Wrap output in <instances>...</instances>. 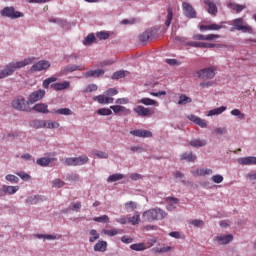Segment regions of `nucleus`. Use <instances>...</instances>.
I'll list each match as a JSON object with an SVG mask.
<instances>
[{
    "instance_id": "774afa93",
    "label": "nucleus",
    "mask_w": 256,
    "mask_h": 256,
    "mask_svg": "<svg viewBox=\"0 0 256 256\" xmlns=\"http://www.w3.org/2000/svg\"><path fill=\"white\" fill-rule=\"evenodd\" d=\"M118 93L119 91L115 88H110L106 91V95H111V96L117 95Z\"/></svg>"
},
{
    "instance_id": "c9c22d12",
    "label": "nucleus",
    "mask_w": 256,
    "mask_h": 256,
    "mask_svg": "<svg viewBox=\"0 0 256 256\" xmlns=\"http://www.w3.org/2000/svg\"><path fill=\"white\" fill-rule=\"evenodd\" d=\"M193 100L191 99V97H188L185 94H181L179 96V101H178V105H187V103H191Z\"/></svg>"
},
{
    "instance_id": "f704fd0d",
    "label": "nucleus",
    "mask_w": 256,
    "mask_h": 256,
    "mask_svg": "<svg viewBox=\"0 0 256 256\" xmlns=\"http://www.w3.org/2000/svg\"><path fill=\"white\" fill-rule=\"evenodd\" d=\"M138 103H142V105H154L156 107H159V103L151 98H142L138 101Z\"/></svg>"
},
{
    "instance_id": "f03ea898",
    "label": "nucleus",
    "mask_w": 256,
    "mask_h": 256,
    "mask_svg": "<svg viewBox=\"0 0 256 256\" xmlns=\"http://www.w3.org/2000/svg\"><path fill=\"white\" fill-rule=\"evenodd\" d=\"M165 217H167V213L161 208L149 209L142 215V219L146 223H153V221H163Z\"/></svg>"
},
{
    "instance_id": "c756f323",
    "label": "nucleus",
    "mask_w": 256,
    "mask_h": 256,
    "mask_svg": "<svg viewBox=\"0 0 256 256\" xmlns=\"http://www.w3.org/2000/svg\"><path fill=\"white\" fill-rule=\"evenodd\" d=\"M52 161H55V158H49V157H42L40 159L36 160L37 165H40V167H49V163Z\"/></svg>"
},
{
    "instance_id": "9b49d317",
    "label": "nucleus",
    "mask_w": 256,
    "mask_h": 256,
    "mask_svg": "<svg viewBox=\"0 0 256 256\" xmlns=\"http://www.w3.org/2000/svg\"><path fill=\"white\" fill-rule=\"evenodd\" d=\"M51 67V63L47 60H40L31 66L30 71L37 73L39 71H45Z\"/></svg>"
},
{
    "instance_id": "423d86ee",
    "label": "nucleus",
    "mask_w": 256,
    "mask_h": 256,
    "mask_svg": "<svg viewBox=\"0 0 256 256\" xmlns=\"http://www.w3.org/2000/svg\"><path fill=\"white\" fill-rule=\"evenodd\" d=\"M198 79H214L215 75H217V70L213 67L204 68L196 72Z\"/></svg>"
},
{
    "instance_id": "4c0bfd02",
    "label": "nucleus",
    "mask_w": 256,
    "mask_h": 256,
    "mask_svg": "<svg viewBox=\"0 0 256 256\" xmlns=\"http://www.w3.org/2000/svg\"><path fill=\"white\" fill-rule=\"evenodd\" d=\"M189 145H191V147H205V145H207V141L196 139L190 141Z\"/></svg>"
},
{
    "instance_id": "a18cd8bd",
    "label": "nucleus",
    "mask_w": 256,
    "mask_h": 256,
    "mask_svg": "<svg viewBox=\"0 0 256 256\" xmlns=\"http://www.w3.org/2000/svg\"><path fill=\"white\" fill-rule=\"evenodd\" d=\"M46 129H59V123L58 122H51V121H46L45 120V125Z\"/></svg>"
},
{
    "instance_id": "7c9ffc66",
    "label": "nucleus",
    "mask_w": 256,
    "mask_h": 256,
    "mask_svg": "<svg viewBox=\"0 0 256 256\" xmlns=\"http://www.w3.org/2000/svg\"><path fill=\"white\" fill-rule=\"evenodd\" d=\"M181 161H188L189 163H194L197 161V156L193 153H183L180 157Z\"/></svg>"
},
{
    "instance_id": "603ef678",
    "label": "nucleus",
    "mask_w": 256,
    "mask_h": 256,
    "mask_svg": "<svg viewBox=\"0 0 256 256\" xmlns=\"http://www.w3.org/2000/svg\"><path fill=\"white\" fill-rule=\"evenodd\" d=\"M91 43H95V35L88 34L84 40V45H91Z\"/></svg>"
},
{
    "instance_id": "1a4fd4ad",
    "label": "nucleus",
    "mask_w": 256,
    "mask_h": 256,
    "mask_svg": "<svg viewBox=\"0 0 256 256\" xmlns=\"http://www.w3.org/2000/svg\"><path fill=\"white\" fill-rule=\"evenodd\" d=\"M155 37H157V30L149 28L139 35V41H141V43H147V41H151L155 39Z\"/></svg>"
},
{
    "instance_id": "79ce46f5",
    "label": "nucleus",
    "mask_w": 256,
    "mask_h": 256,
    "mask_svg": "<svg viewBox=\"0 0 256 256\" xmlns=\"http://www.w3.org/2000/svg\"><path fill=\"white\" fill-rule=\"evenodd\" d=\"M96 37L98 39H100V41L107 40V39H109V37H111V33L105 32V31H100V32L96 33Z\"/></svg>"
},
{
    "instance_id": "2eb2a0df",
    "label": "nucleus",
    "mask_w": 256,
    "mask_h": 256,
    "mask_svg": "<svg viewBox=\"0 0 256 256\" xmlns=\"http://www.w3.org/2000/svg\"><path fill=\"white\" fill-rule=\"evenodd\" d=\"M130 135H133L134 137H142V138H149L153 137V133L149 130H143V129H137L130 131Z\"/></svg>"
},
{
    "instance_id": "2f4dec72",
    "label": "nucleus",
    "mask_w": 256,
    "mask_h": 256,
    "mask_svg": "<svg viewBox=\"0 0 256 256\" xmlns=\"http://www.w3.org/2000/svg\"><path fill=\"white\" fill-rule=\"evenodd\" d=\"M229 9H232L236 13H241V11L247 9V6L243 4H235V3H228Z\"/></svg>"
},
{
    "instance_id": "412c9836",
    "label": "nucleus",
    "mask_w": 256,
    "mask_h": 256,
    "mask_svg": "<svg viewBox=\"0 0 256 256\" xmlns=\"http://www.w3.org/2000/svg\"><path fill=\"white\" fill-rule=\"evenodd\" d=\"M204 3L208 6V13L215 17L218 13L217 4L211 0H205Z\"/></svg>"
},
{
    "instance_id": "393cba45",
    "label": "nucleus",
    "mask_w": 256,
    "mask_h": 256,
    "mask_svg": "<svg viewBox=\"0 0 256 256\" xmlns=\"http://www.w3.org/2000/svg\"><path fill=\"white\" fill-rule=\"evenodd\" d=\"M192 175L198 177H204V175H213V170L209 168H198L195 172H192Z\"/></svg>"
},
{
    "instance_id": "0e129e2a",
    "label": "nucleus",
    "mask_w": 256,
    "mask_h": 256,
    "mask_svg": "<svg viewBox=\"0 0 256 256\" xmlns=\"http://www.w3.org/2000/svg\"><path fill=\"white\" fill-rule=\"evenodd\" d=\"M125 77V71H117L112 75V79H123Z\"/></svg>"
},
{
    "instance_id": "4be33fe9",
    "label": "nucleus",
    "mask_w": 256,
    "mask_h": 256,
    "mask_svg": "<svg viewBox=\"0 0 256 256\" xmlns=\"http://www.w3.org/2000/svg\"><path fill=\"white\" fill-rule=\"evenodd\" d=\"M239 165H256V157L249 156V157H242L238 159Z\"/></svg>"
},
{
    "instance_id": "69168bd1",
    "label": "nucleus",
    "mask_w": 256,
    "mask_h": 256,
    "mask_svg": "<svg viewBox=\"0 0 256 256\" xmlns=\"http://www.w3.org/2000/svg\"><path fill=\"white\" fill-rule=\"evenodd\" d=\"M211 179H212L213 183H223V176L222 175H219V174L214 175V176H212Z\"/></svg>"
},
{
    "instance_id": "f8f14e48",
    "label": "nucleus",
    "mask_w": 256,
    "mask_h": 256,
    "mask_svg": "<svg viewBox=\"0 0 256 256\" xmlns=\"http://www.w3.org/2000/svg\"><path fill=\"white\" fill-rule=\"evenodd\" d=\"M182 9L185 17H188V19H195L197 17V12H195V8L190 3L183 2Z\"/></svg>"
},
{
    "instance_id": "4d7b16f0",
    "label": "nucleus",
    "mask_w": 256,
    "mask_h": 256,
    "mask_svg": "<svg viewBox=\"0 0 256 256\" xmlns=\"http://www.w3.org/2000/svg\"><path fill=\"white\" fill-rule=\"evenodd\" d=\"M94 156L97 157L98 159H108L109 158V154H107L106 152H103V151H96L94 153Z\"/></svg>"
},
{
    "instance_id": "aec40b11",
    "label": "nucleus",
    "mask_w": 256,
    "mask_h": 256,
    "mask_svg": "<svg viewBox=\"0 0 256 256\" xmlns=\"http://www.w3.org/2000/svg\"><path fill=\"white\" fill-rule=\"evenodd\" d=\"M36 113H49V106L45 103H38L31 108Z\"/></svg>"
},
{
    "instance_id": "052dcab7",
    "label": "nucleus",
    "mask_w": 256,
    "mask_h": 256,
    "mask_svg": "<svg viewBox=\"0 0 256 256\" xmlns=\"http://www.w3.org/2000/svg\"><path fill=\"white\" fill-rule=\"evenodd\" d=\"M97 89V84H89L84 90V93H93V91H97Z\"/></svg>"
},
{
    "instance_id": "c85d7f7f",
    "label": "nucleus",
    "mask_w": 256,
    "mask_h": 256,
    "mask_svg": "<svg viewBox=\"0 0 256 256\" xmlns=\"http://www.w3.org/2000/svg\"><path fill=\"white\" fill-rule=\"evenodd\" d=\"M94 251H99L100 253H105V251H107V242L106 241H98L95 245H94Z\"/></svg>"
},
{
    "instance_id": "0eeeda50",
    "label": "nucleus",
    "mask_w": 256,
    "mask_h": 256,
    "mask_svg": "<svg viewBox=\"0 0 256 256\" xmlns=\"http://www.w3.org/2000/svg\"><path fill=\"white\" fill-rule=\"evenodd\" d=\"M2 17H9L10 19H19V17H23V13L19 11H15L13 7H5L0 11Z\"/></svg>"
},
{
    "instance_id": "ea45409f",
    "label": "nucleus",
    "mask_w": 256,
    "mask_h": 256,
    "mask_svg": "<svg viewBox=\"0 0 256 256\" xmlns=\"http://www.w3.org/2000/svg\"><path fill=\"white\" fill-rule=\"evenodd\" d=\"M125 176L123 174H112L108 177V183H115V181H121Z\"/></svg>"
},
{
    "instance_id": "864d4df0",
    "label": "nucleus",
    "mask_w": 256,
    "mask_h": 256,
    "mask_svg": "<svg viewBox=\"0 0 256 256\" xmlns=\"http://www.w3.org/2000/svg\"><path fill=\"white\" fill-rule=\"evenodd\" d=\"M98 115H102V116H105V115H112L113 114V111H111V108H101L97 111Z\"/></svg>"
},
{
    "instance_id": "e433bc0d",
    "label": "nucleus",
    "mask_w": 256,
    "mask_h": 256,
    "mask_svg": "<svg viewBox=\"0 0 256 256\" xmlns=\"http://www.w3.org/2000/svg\"><path fill=\"white\" fill-rule=\"evenodd\" d=\"M167 13H168V14H167V16H166L165 25H166V27H170L171 22L173 21V8L168 7Z\"/></svg>"
},
{
    "instance_id": "a19ab883",
    "label": "nucleus",
    "mask_w": 256,
    "mask_h": 256,
    "mask_svg": "<svg viewBox=\"0 0 256 256\" xmlns=\"http://www.w3.org/2000/svg\"><path fill=\"white\" fill-rule=\"evenodd\" d=\"M6 195H15L19 191V186H7L5 185Z\"/></svg>"
},
{
    "instance_id": "5701e85b",
    "label": "nucleus",
    "mask_w": 256,
    "mask_h": 256,
    "mask_svg": "<svg viewBox=\"0 0 256 256\" xmlns=\"http://www.w3.org/2000/svg\"><path fill=\"white\" fill-rule=\"evenodd\" d=\"M71 83L69 81H64L62 83H55L51 85L54 91H64V89H69Z\"/></svg>"
},
{
    "instance_id": "a878e982",
    "label": "nucleus",
    "mask_w": 256,
    "mask_h": 256,
    "mask_svg": "<svg viewBox=\"0 0 256 256\" xmlns=\"http://www.w3.org/2000/svg\"><path fill=\"white\" fill-rule=\"evenodd\" d=\"M188 119L195 123L196 125H199V127L205 128L207 127V122L195 115L188 116Z\"/></svg>"
},
{
    "instance_id": "dca6fc26",
    "label": "nucleus",
    "mask_w": 256,
    "mask_h": 256,
    "mask_svg": "<svg viewBox=\"0 0 256 256\" xmlns=\"http://www.w3.org/2000/svg\"><path fill=\"white\" fill-rule=\"evenodd\" d=\"M165 201L168 203L166 209L168 211H175L177 209V205L179 204V198L175 197H166Z\"/></svg>"
},
{
    "instance_id": "58836bf2",
    "label": "nucleus",
    "mask_w": 256,
    "mask_h": 256,
    "mask_svg": "<svg viewBox=\"0 0 256 256\" xmlns=\"http://www.w3.org/2000/svg\"><path fill=\"white\" fill-rule=\"evenodd\" d=\"M30 125L34 127V129H43V127H45V120H34Z\"/></svg>"
},
{
    "instance_id": "6ab92c4d",
    "label": "nucleus",
    "mask_w": 256,
    "mask_h": 256,
    "mask_svg": "<svg viewBox=\"0 0 256 256\" xmlns=\"http://www.w3.org/2000/svg\"><path fill=\"white\" fill-rule=\"evenodd\" d=\"M103 75H105V70L103 69H97V70H89L87 72H85L84 77H86V79H89V77H103Z\"/></svg>"
},
{
    "instance_id": "6e6d98bb",
    "label": "nucleus",
    "mask_w": 256,
    "mask_h": 256,
    "mask_svg": "<svg viewBox=\"0 0 256 256\" xmlns=\"http://www.w3.org/2000/svg\"><path fill=\"white\" fill-rule=\"evenodd\" d=\"M5 179L10 183H19V178L13 174L6 175Z\"/></svg>"
},
{
    "instance_id": "49530a36",
    "label": "nucleus",
    "mask_w": 256,
    "mask_h": 256,
    "mask_svg": "<svg viewBox=\"0 0 256 256\" xmlns=\"http://www.w3.org/2000/svg\"><path fill=\"white\" fill-rule=\"evenodd\" d=\"M93 221H95L96 223H109V216L102 215L99 217H94Z\"/></svg>"
},
{
    "instance_id": "de8ad7c7",
    "label": "nucleus",
    "mask_w": 256,
    "mask_h": 256,
    "mask_svg": "<svg viewBox=\"0 0 256 256\" xmlns=\"http://www.w3.org/2000/svg\"><path fill=\"white\" fill-rule=\"evenodd\" d=\"M125 209H127V211H135V209H137V202H126Z\"/></svg>"
},
{
    "instance_id": "473e14b6",
    "label": "nucleus",
    "mask_w": 256,
    "mask_h": 256,
    "mask_svg": "<svg viewBox=\"0 0 256 256\" xmlns=\"http://www.w3.org/2000/svg\"><path fill=\"white\" fill-rule=\"evenodd\" d=\"M51 113H54L55 115H73V111L69 108L53 109Z\"/></svg>"
},
{
    "instance_id": "bf43d9fd",
    "label": "nucleus",
    "mask_w": 256,
    "mask_h": 256,
    "mask_svg": "<svg viewBox=\"0 0 256 256\" xmlns=\"http://www.w3.org/2000/svg\"><path fill=\"white\" fill-rule=\"evenodd\" d=\"M139 219L140 216L138 214H135L134 216L130 217L128 219L129 223H131L132 225H139Z\"/></svg>"
},
{
    "instance_id": "bb28decb",
    "label": "nucleus",
    "mask_w": 256,
    "mask_h": 256,
    "mask_svg": "<svg viewBox=\"0 0 256 256\" xmlns=\"http://www.w3.org/2000/svg\"><path fill=\"white\" fill-rule=\"evenodd\" d=\"M188 119L195 123L196 125H199V127L205 128L207 127V122L195 115L188 116Z\"/></svg>"
},
{
    "instance_id": "09e8293b",
    "label": "nucleus",
    "mask_w": 256,
    "mask_h": 256,
    "mask_svg": "<svg viewBox=\"0 0 256 256\" xmlns=\"http://www.w3.org/2000/svg\"><path fill=\"white\" fill-rule=\"evenodd\" d=\"M90 235L92 236L89 238L90 243H95V241H97V239H99V233H97V230H95V229H92L90 231Z\"/></svg>"
},
{
    "instance_id": "5fc2aeb1",
    "label": "nucleus",
    "mask_w": 256,
    "mask_h": 256,
    "mask_svg": "<svg viewBox=\"0 0 256 256\" xmlns=\"http://www.w3.org/2000/svg\"><path fill=\"white\" fill-rule=\"evenodd\" d=\"M65 186V182L61 179H55L52 181V187H57L58 189H61V187Z\"/></svg>"
},
{
    "instance_id": "cd10ccee",
    "label": "nucleus",
    "mask_w": 256,
    "mask_h": 256,
    "mask_svg": "<svg viewBox=\"0 0 256 256\" xmlns=\"http://www.w3.org/2000/svg\"><path fill=\"white\" fill-rule=\"evenodd\" d=\"M216 241H218L219 245H227V243L233 241V235L218 236L216 237Z\"/></svg>"
},
{
    "instance_id": "39448f33",
    "label": "nucleus",
    "mask_w": 256,
    "mask_h": 256,
    "mask_svg": "<svg viewBox=\"0 0 256 256\" xmlns=\"http://www.w3.org/2000/svg\"><path fill=\"white\" fill-rule=\"evenodd\" d=\"M88 162H89V157L85 155L80 157H71V158L65 159V164L68 165L69 167H77V166L85 165Z\"/></svg>"
},
{
    "instance_id": "ddd939ff",
    "label": "nucleus",
    "mask_w": 256,
    "mask_h": 256,
    "mask_svg": "<svg viewBox=\"0 0 256 256\" xmlns=\"http://www.w3.org/2000/svg\"><path fill=\"white\" fill-rule=\"evenodd\" d=\"M219 37H221L219 34H194L192 39H194V41H215V39H219Z\"/></svg>"
},
{
    "instance_id": "c03bdc74",
    "label": "nucleus",
    "mask_w": 256,
    "mask_h": 256,
    "mask_svg": "<svg viewBox=\"0 0 256 256\" xmlns=\"http://www.w3.org/2000/svg\"><path fill=\"white\" fill-rule=\"evenodd\" d=\"M130 249H132V251H145V243L132 244Z\"/></svg>"
},
{
    "instance_id": "72a5a7b5",
    "label": "nucleus",
    "mask_w": 256,
    "mask_h": 256,
    "mask_svg": "<svg viewBox=\"0 0 256 256\" xmlns=\"http://www.w3.org/2000/svg\"><path fill=\"white\" fill-rule=\"evenodd\" d=\"M227 111V107L221 106L219 108H214L208 112V117H213L214 115H221V113Z\"/></svg>"
},
{
    "instance_id": "3c124183",
    "label": "nucleus",
    "mask_w": 256,
    "mask_h": 256,
    "mask_svg": "<svg viewBox=\"0 0 256 256\" xmlns=\"http://www.w3.org/2000/svg\"><path fill=\"white\" fill-rule=\"evenodd\" d=\"M36 237H37L38 239H48V241L57 239V236L51 235V234H46V235L37 234Z\"/></svg>"
},
{
    "instance_id": "4468645a",
    "label": "nucleus",
    "mask_w": 256,
    "mask_h": 256,
    "mask_svg": "<svg viewBox=\"0 0 256 256\" xmlns=\"http://www.w3.org/2000/svg\"><path fill=\"white\" fill-rule=\"evenodd\" d=\"M188 46L189 47H195V48H198V49H213V47H215V44L207 43V42L191 41V42H188Z\"/></svg>"
},
{
    "instance_id": "13d9d810",
    "label": "nucleus",
    "mask_w": 256,
    "mask_h": 256,
    "mask_svg": "<svg viewBox=\"0 0 256 256\" xmlns=\"http://www.w3.org/2000/svg\"><path fill=\"white\" fill-rule=\"evenodd\" d=\"M231 115L234 117H239V119H245V114L241 113V110L239 109H233L231 111Z\"/></svg>"
},
{
    "instance_id": "20e7f679",
    "label": "nucleus",
    "mask_w": 256,
    "mask_h": 256,
    "mask_svg": "<svg viewBox=\"0 0 256 256\" xmlns=\"http://www.w3.org/2000/svg\"><path fill=\"white\" fill-rule=\"evenodd\" d=\"M233 26L236 31H242V33H250L253 34V28L245 23V20L243 18H236L233 20Z\"/></svg>"
},
{
    "instance_id": "f3484780",
    "label": "nucleus",
    "mask_w": 256,
    "mask_h": 256,
    "mask_svg": "<svg viewBox=\"0 0 256 256\" xmlns=\"http://www.w3.org/2000/svg\"><path fill=\"white\" fill-rule=\"evenodd\" d=\"M93 101H97L100 105H109V103H113L115 99L108 97L107 95H98L93 98Z\"/></svg>"
},
{
    "instance_id": "a211bd4d",
    "label": "nucleus",
    "mask_w": 256,
    "mask_h": 256,
    "mask_svg": "<svg viewBox=\"0 0 256 256\" xmlns=\"http://www.w3.org/2000/svg\"><path fill=\"white\" fill-rule=\"evenodd\" d=\"M45 198L44 196H40V195H34V196H29L27 199H26V203L27 205H37V203H42V201H45Z\"/></svg>"
},
{
    "instance_id": "680f3d73",
    "label": "nucleus",
    "mask_w": 256,
    "mask_h": 256,
    "mask_svg": "<svg viewBox=\"0 0 256 256\" xmlns=\"http://www.w3.org/2000/svg\"><path fill=\"white\" fill-rule=\"evenodd\" d=\"M67 71L73 73V71H83V67L77 65H70L67 67Z\"/></svg>"
},
{
    "instance_id": "e2e57ef3",
    "label": "nucleus",
    "mask_w": 256,
    "mask_h": 256,
    "mask_svg": "<svg viewBox=\"0 0 256 256\" xmlns=\"http://www.w3.org/2000/svg\"><path fill=\"white\" fill-rule=\"evenodd\" d=\"M16 175H18V177H20V179L23 181H29V179H31V176L25 172H18Z\"/></svg>"
},
{
    "instance_id": "7ed1b4c3",
    "label": "nucleus",
    "mask_w": 256,
    "mask_h": 256,
    "mask_svg": "<svg viewBox=\"0 0 256 256\" xmlns=\"http://www.w3.org/2000/svg\"><path fill=\"white\" fill-rule=\"evenodd\" d=\"M11 105L13 109H16V111H25L26 113H31L29 100H25V97L23 96H17L12 100Z\"/></svg>"
},
{
    "instance_id": "338daca9",
    "label": "nucleus",
    "mask_w": 256,
    "mask_h": 256,
    "mask_svg": "<svg viewBox=\"0 0 256 256\" xmlns=\"http://www.w3.org/2000/svg\"><path fill=\"white\" fill-rule=\"evenodd\" d=\"M79 209H81V202L72 203L70 205L71 211H79Z\"/></svg>"
},
{
    "instance_id": "8fccbe9b",
    "label": "nucleus",
    "mask_w": 256,
    "mask_h": 256,
    "mask_svg": "<svg viewBox=\"0 0 256 256\" xmlns=\"http://www.w3.org/2000/svg\"><path fill=\"white\" fill-rule=\"evenodd\" d=\"M102 233H104V235H108V237H115V235H119V230H102Z\"/></svg>"
},
{
    "instance_id": "6e6552de",
    "label": "nucleus",
    "mask_w": 256,
    "mask_h": 256,
    "mask_svg": "<svg viewBox=\"0 0 256 256\" xmlns=\"http://www.w3.org/2000/svg\"><path fill=\"white\" fill-rule=\"evenodd\" d=\"M133 111L138 117H151V115L155 114V109L145 108L141 105L134 107Z\"/></svg>"
},
{
    "instance_id": "f257e3e1",
    "label": "nucleus",
    "mask_w": 256,
    "mask_h": 256,
    "mask_svg": "<svg viewBox=\"0 0 256 256\" xmlns=\"http://www.w3.org/2000/svg\"><path fill=\"white\" fill-rule=\"evenodd\" d=\"M35 61V58H26L17 62L8 63L3 70L0 71V79H5L7 77H11L13 73H15L16 69H23V67H27V65H31Z\"/></svg>"
},
{
    "instance_id": "9d476101",
    "label": "nucleus",
    "mask_w": 256,
    "mask_h": 256,
    "mask_svg": "<svg viewBox=\"0 0 256 256\" xmlns=\"http://www.w3.org/2000/svg\"><path fill=\"white\" fill-rule=\"evenodd\" d=\"M45 95H46L45 90H43V89L36 90L29 95L28 103H30V105H33V104L37 103L38 101H41V99H43V97H45Z\"/></svg>"
},
{
    "instance_id": "37998d69",
    "label": "nucleus",
    "mask_w": 256,
    "mask_h": 256,
    "mask_svg": "<svg viewBox=\"0 0 256 256\" xmlns=\"http://www.w3.org/2000/svg\"><path fill=\"white\" fill-rule=\"evenodd\" d=\"M55 81H57V78L56 77H50V78H47L43 81L42 83V87L44 89H49V85H51V83H55Z\"/></svg>"
},
{
    "instance_id": "b1692460",
    "label": "nucleus",
    "mask_w": 256,
    "mask_h": 256,
    "mask_svg": "<svg viewBox=\"0 0 256 256\" xmlns=\"http://www.w3.org/2000/svg\"><path fill=\"white\" fill-rule=\"evenodd\" d=\"M110 109L115 113V115H119V113H126L128 115L129 113H131V110L121 105L110 106Z\"/></svg>"
}]
</instances>
